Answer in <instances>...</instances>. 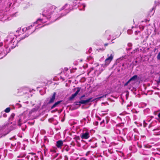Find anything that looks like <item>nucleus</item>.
<instances>
[{
	"mask_svg": "<svg viewBox=\"0 0 160 160\" xmlns=\"http://www.w3.org/2000/svg\"><path fill=\"white\" fill-rule=\"evenodd\" d=\"M138 79V76L137 75H135L131 77L129 80L131 82L132 81H135Z\"/></svg>",
	"mask_w": 160,
	"mask_h": 160,
	"instance_id": "nucleus-6",
	"label": "nucleus"
},
{
	"mask_svg": "<svg viewBox=\"0 0 160 160\" xmlns=\"http://www.w3.org/2000/svg\"><path fill=\"white\" fill-rule=\"evenodd\" d=\"M160 2L158 1H155L154 2V4L155 7L157 6H159L160 4Z\"/></svg>",
	"mask_w": 160,
	"mask_h": 160,
	"instance_id": "nucleus-14",
	"label": "nucleus"
},
{
	"mask_svg": "<svg viewBox=\"0 0 160 160\" xmlns=\"http://www.w3.org/2000/svg\"><path fill=\"white\" fill-rule=\"evenodd\" d=\"M56 93L55 92H54L53 95L52 96L51 98H50L49 101L48 102V104H51L52 103L54 102L56 97Z\"/></svg>",
	"mask_w": 160,
	"mask_h": 160,
	"instance_id": "nucleus-5",
	"label": "nucleus"
},
{
	"mask_svg": "<svg viewBox=\"0 0 160 160\" xmlns=\"http://www.w3.org/2000/svg\"><path fill=\"white\" fill-rule=\"evenodd\" d=\"M3 45V43H0V46L1 47Z\"/></svg>",
	"mask_w": 160,
	"mask_h": 160,
	"instance_id": "nucleus-31",
	"label": "nucleus"
},
{
	"mask_svg": "<svg viewBox=\"0 0 160 160\" xmlns=\"http://www.w3.org/2000/svg\"><path fill=\"white\" fill-rule=\"evenodd\" d=\"M158 116L160 118V112L158 114Z\"/></svg>",
	"mask_w": 160,
	"mask_h": 160,
	"instance_id": "nucleus-33",
	"label": "nucleus"
},
{
	"mask_svg": "<svg viewBox=\"0 0 160 160\" xmlns=\"http://www.w3.org/2000/svg\"><path fill=\"white\" fill-rule=\"evenodd\" d=\"M41 20H42L40 18L38 19H37V21H41Z\"/></svg>",
	"mask_w": 160,
	"mask_h": 160,
	"instance_id": "nucleus-35",
	"label": "nucleus"
},
{
	"mask_svg": "<svg viewBox=\"0 0 160 160\" xmlns=\"http://www.w3.org/2000/svg\"><path fill=\"white\" fill-rule=\"evenodd\" d=\"M108 45V43H106L104 44V46L105 47L107 46Z\"/></svg>",
	"mask_w": 160,
	"mask_h": 160,
	"instance_id": "nucleus-28",
	"label": "nucleus"
},
{
	"mask_svg": "<svg viewBox=\"0 0 160 160\" xmlns=\"http://www.w3.org/2000/svg\"><path fill=\"white\" fill-rule=\"evenodd\" d=\"M149 146L148 145H145L144 146V147L145 148H151V146H150L149 147Z\"/></svg>",
	"mask_w": 160,
	"mask_h": 160,
	"instance_id": "nucleus-22",
	"label": "nucleus"
},
{
	"mask_svg": "<svg viewBox=\"0 0 160 160\" xmlns=\"http://www.w3.org/2000/svg\"><path fill=\"white\" fill-rule=\"evenodd\" d=\"M58 155V154H57V155H56V156L55 157H57V156Z\"/></svg>",
	"mask_w": 160,
	"mask_h": 160,
	"instance_id": "nucleus-39",
	"label": "nucleus"
},
{
	"mask_svg": "<svg viewBox=\"0 0 160 160\" xmlns=\"http://www.w3.org/2000/svg\"><path fill=\"white\" fill-rule=\"evenodd\" d=\"M98 119L99 120H101V118L99 117H98Z\"/></svg>",
	"mask_w": 160,
	"mask_h": 160,
	"instance_id": "nucleus-36",
	"label": "nucleus"
},
{
	"mask_svg": "<svg viewBox=\"0 0 160 160\" xmlns=\"http://www.w3.org/2000/svg\"><path fill=\"white\" fill-rule=\"evenodd\" d=\"M80 99V102H82L81 103L82 104H86L90 102V98L87 99L84 95L81 97Z\"/></svg>",
	"mask_w": 160,
	"mask_h": 160,
	"instance_id": "nucleus-1",
	"label": "nucleus"
},
{
	"mask_svg": "<svg viewBox=\"0 0 160 160\" xmlns=\"http://www.w3.org/2000/svg\"><path fill=\"white\" fill-rule=\"evenodd\" d=\"M58 155V154H57V155H56V156L55 157H57V156Z\"/></svg>",
	"mask_w": 160,
	"mask_h": 160,
	"instance_id": "nucleus-40",
	"label": "nucleus"
},
{
	"mask_svg": "<svg viewBox=\"0 0 160 160\" xmlns=\"http://www.w3.org/2000/svg\"><path fill=\"white\" fill-rule=\"evenodd\" d=\"M63 142L62 140L58 141L56 143V146L58 148H61L63 145Z\"/></svg>",
	"mask_w": 160,
	"mask_h": 160,
	"instance_id": "nucleus-3",
	"label": "nucleus"
},
{
	"mask_svg": "<svg viewBox=\"0 0 160 160\" xmlns=\"http://www.w3.org/2000/svg\"><path fill=\"white\" fill-rule=\"evenodd\" d=\"M138 147L139 148H141L142 147V145H138Z\"/></svg>",
	"mask_w": 160,
	"mask_h": 160,
	"instance_id": "nucleus-30",
	"label": "nucleus"
},
{
	"mask_svg": "<svg viewBox=\"0 0 160 160\" xmlns=\"http://www.w3.org/2000/svg\"><path fill=\"white\" fill-rule=\"evenodd\" d=\"M77 89V91L76 92L74 93L76 95H77V94H78V92H80V90H81V88H80V87H77V88H76Z\"/></svg>",
	"mask_w": 160,
	"mask_h": 160,
	"instance_id": "nucleus-11",
	"label": "nucleus"
},
{
	"mask_svg": "<svg viewBox=\"0 0 160 160\" xmlns=\"http://www.w3.org/2000/svg\"><path fill=\"white\" fill-rule=\"evenodd\" d=\"M89 153V152H88L87 153Z\"/></svg>",
	"mask_w": 160,
	"mask_h": 160,
	"instance_id": "nucleus-41",
	"label": "nucleus"
},
{
	"mask_svg": "<svg viewBox=\"0 0 160 160\" xmlns=\"http://www.w3.org/2000/svg\"><path fill=\"white\" fill-rule=\"evenodd\" d=\"M70 149L67 146L65 148V150L67 152H68L69 151Z\"/></svg>",
	"mask_w": 160,
	"mask_h": 160,
	"instance_id": "nucleus-21",
	"label": "nucleus"
},
{
	"mask_svg": "<svg viewBox=\"0 0 160 160\" xmlns=\"http://www.w3.org/2000/svg\"><path fill=\"white\" fill-rule=\"evenodd\" d=\"M10 111V108H7L4 110V111L6 113L9 112Z\"/></svg>",
	"mask_w": 160,
	"mask_h": 160,
	"instance_id": "nucleus-15",
	"label": "nucleus"
},
{
	"mask_svg": "<svg viewBox=\"0 0 160 160\" xmlns=\"http://www.w3.org/2000/svg\"><path fill=\"white\" fill-rule=\"evenodd\" d=\"M157 83H160V77L159 78L157 82Z\"/></svg>",
	"mask_w": 160,
	"mask_h": 160,
	"instance_id": "nucleus-25",
	"label": "nucleus"
},
{
	"mask_svg": "<svg viewBox=\"0 0 160 160\" xmlns=\"http://www.w3.org/2000/svg\"><path fill=\"white\" fill-rule=\"evenodd\" d=\"M159 130V129L157 128L152 130L153 131H156V132L153 133V135H160V131L158 132Z\"/></svg>",
	"mask_w": 160,
	"mask_h": 160,
	"instance_id": "nucleus-8",
	"label": "nucleus"
},
{
	"mask_svg": "<svg viewBox=\"0 0 160 160\" xmlns=\"http://www.w3.org/2000/svg\"><path fill=\"white\" fill-rule=\"evenodd\" d=\"M148 125V124L147 123H146L145 120H144L143 121V126L144 127H146L147 126V125Z\"/></svg>",
	"mask_w": 160,
	"mask_h": 160,
	"instance_id": "nucleus-17",
	"label": "nucleus"
},
{
	"mask_svg": "<svg viewBox=\"0 0 160 160\" xmlns=\"http://www.w3.org/2000/svg\"><path fill=\"white\" fill-rule=\"evenodd\" d=\"M90 99H91H91H92V98H90Z\"/></svg>",
	"mask_w": 160,
	"mask_h": 160,
	"instance_id": "nucleus-44",
	"label": "nucleus"
},
{
	"mask_svg": "<svg viewBox=\"0 0 160 160\" xmlns=\"http://www.w3.org/2000/svg\"><path fill=\"white\" fill-rule=\"evenodd\" d=\"M62 102V101H59L56 102L51 107V109H52L56 107L58 105L60 104Z\"/></svg>",
	"mask_w": 160,
	"mask_h": 160,
	"instance_id": "nucleus-7",
	"label": "nucleus"
},
{
	"mask_svg": "<svg viewBox=\"0 0 160 160\" xmlns=\"http://www.w3.org/2000/svg\"><path fill=\"white\" fill-rule=\"evenodd\" d=\"M77 89V91L76 92L74 93L76 95H77V94H78V92H80V90H81V88H80V87H77V88H76Z\"/></svg>",
	"mask_w": 160,
	"mask_h": 160,
	"instance_id": "nucleus-12",
	"label": "nucleus"
},
{
	"mask_svg": "<svg viewBox=\"0 0 160 160\" xmlns=\"http://www.w3.org/2000/svg\"><path fill=\"white\" fill-rule=\"evenodd\" d=\"M90 141H91V142H92V140L91 139L90 140Z\"/></svg>",
	"mask_w": 160,
	"mask_h": 160,
	"instance_id": "nucleus-42",
	"label": "nucleus"
},
{
	"mask_svg": "<svg viewBox=\"0 0 160 160\" xmlns=\"http://www.w3.org/2000/svg\"><path fill=\"white\" fill-rule=\"evenodd\" d=\"M91 132H95V131L93 130H91Z\"/></svg>",
	"mask_w": 160,
	"mask_h": 160,
	"instance_id": "nucleus-34",
	"label": "nucleus"
},
{
	"mask_svg": "<svg viewBox=\"0 0 160 160\" xmlns=\"http://www.w3.org/2000/svg\"><path fill=\"white\" fill-rule=\"evenodd\" d=\"M15 116V114L14 113H12L10 116V119L11 120H12V121L13 120V119L14 117Z\"/></svg>",
	"mask_w": 160,
	"mask_h": 160,
	"instance_id": "nucleus-13",
	"label": "nucleus"
},
{
	"mask_svg": "<svg viewBox=\"0 0 160 160\" xmlns=\"http://www.w3.org/2000/svg\"><path fill=\"white\" fill-rule=\"evenodd\" d=\"M98 122L97 121L95 122H93V124L96 126H97L98 124Z\"/></svg>",
	"mask_w": 160,
	"mask_h": 160,
	"instance_id": "nucleus-23",
	"label": "nucleus"
},
{
	"mask_svg": "<svg viewBox=\"0 0 160 160\" xmlns=\"http://www.w3.org/2000/svg\"><path fill=\"white\" fill-rule=\"evenodd\" d=\"M130 82V81L129 80L124 84V86H127L128 83Z\"/></svg>",
	"mask_w": 160,
	"mask_h": 160,
	"instance_id": "nucleus-18",
	"label": "nucleus"
},
{
	"mask_svg": "<svg viewBox=\"0 0 160 160\" xmlns=\"http://www.w3.org/2000/svg\"><path fill=\"white\" fill-rule=\"evenodd\" d=\"M107 95V94L103 95L101 96L98 97L97 98V99H99L101 98H106V97Z\"/></svg>",
	"mask_w": 160,
	"mask_h": 160,
	"instance_id": "nucleus-16",
	"label": "nucleus"
},
{
	"mask_svg": "<svg viewBox=\"0 0 160 160\" xmlns=\"http://www.w3.org/2000/svg\"><path fill=\"white\" fill-rule=\"evenodd\" d=\"M155 8H154V7L153 8H152V10H151V12H152V11L153 10H155Z\"/></svg>",
	"mask_w": 160,
	"mask_h": 160,
	"instance_id": "nucleus-29",
	"label": "nucleus"
},
{
	"mask_svg": "<svg viewBox=\"0 0 160 160\" xmlns=\"http://www.w3.org/2000/svg\"><path fill=\"white\" fill-rule=\"evenodd\" d=\"M65 157L66 158H68V157H67V156H65Z\"/></svg>",
	"mask_w": 160,
	"mask_h": 160,
	"instance_id": "nucleus-37",
	"label": "nucleus"
},
{
	"mask_svg": "<svg viewBox=\"0 0 160 160\" xmlns=\"http://www.w3.org/2000/svg\"><path fill=\"white\" fill-rule=\"evenodd\" d=\"M82 60H81H81H80V62H82Z\"/></svg>",
	"mask_w": 160,
	"mask_h": 160,
	"instance_id": "nucleus-38",
	"label": "nucleus"
},
{
	"mask_svg": "<svg viewBox=\"0 0 160 160\" xmlns=\"http://www.w3.org/2000/svg\"><path fill=\"white\" fill-rule=\"evenodd\" d=\"M89 137V133L88 132H86L82 133L81 138L82 139H87Z\"/></svg>",
	"mask_w": 160,
	"mask_h": 160,
	"instance_id": "nucleus-4",
	"label": "nucleus"
},
{
	"mask_svg": "<svg viewBox=\"0 0 160 160\" xmlns=\"http://www.w3.org/2000/svg\"><path fill=\"white\" fill-rule=\"evenodd\" d=\"M82 6H83V8H85V5L84 4H82Z\"/></svg>",
	"mask_w": 160,
	"mask_h": 160,
	"instance_id": "nucleus-32",
	"label": "nucleus"
},
{
	"mask_svg": "<svg viewBox=\"0 0 160 160\" xmlns=\"http://www.w3.org/2000/svg\"><path fill=\"white\" fill-rule=\"evenodd\" d=\"M82 102H80V101L79 102H75L74 103V104L76 105H78V107H79L81 106V104H82L81 103H82Z\"/></svg>",
	"mask_w": 160,
	"mask_h": 160,
	"instance_id": "nucleus-9",
	"label": "nucleus"
},
{
	"mask_svg": "<svg viewBox=\"0 0 160 160\" xmlns=\"http://www.w3.org/2000/svg\"><path fill=\"white\" fill-rule=\"evenodd\" d=\"M152 126V123H150L148 126V128H150Z\"/></svg>",
	"mask_w": 160,
	"mask_h": 160,
	"instance_id": "nucleus-26",
	"label": "nucleus"
},
{
	"mask_svg": "<svg viewBox=\"0 0 160 160\" xmlns=\"http://www.w3.org/2000/svg\"><path fill=\"white\" fill-rule=\"evenodd\" d=\"M29 154H31L32 155H34L35 154V153H33V152H31V153H29Z\"/></svg>",
	"mask_w": 160,
	"mask_h": 160,
	"instance_id": "nucleus-27",
	"label": "nucleus"
},
{
	"mask_svg": "<svg viewBox=\"0 0 160 160\" xmlns=\"http://www.w3.org/2000/svg\"><path fill=\"white\" fill-rule=\"evenodd\" d=\"M157 58L158 59H160V52L158 53L157 56Z\"/></svg>",
	"mask_w": 160,
	"mask_h": 160,
	"instance_id": "nucleus-20",
	"label": "nucleus"
},
{
	"mask_svg": "<svg viewBox=\"0 0 160 160\" xmlns=\"http://www.w3.org/2000/svg\"><path fill=\"white\" fill-rule=\"evenodd\" d=\"M104 120H103L100 122V124L101 125L102 123H104Z\"/></svg>",
	"mask_w": 160,
	"mask_h": 160,
	"instance_id": "nucleus-24",
	"label": "nucleus"
},
{
	"mask_svg": "<svg viewBox=\"0 0 160 160\" xmlns=\"http://www.w3.org/2000/svg\"><path fill=\"white\" fill-rule=\"evenodd\" d=\"M108 57L105 59V64L107 65H108L110 63L113 58V56L112 54H111L109 56V55H108Z\"/></svg>",
	"mask_w": 160,
	"mask_h": 160,
	"instance_id": "nucleus-2",
	"label": "nucleus"
},
{
	"mask_svg": "<svg viewBox=\"0 0 160 160\" xmlns=\"http://www.w3.org/2000/svg\"><path fill=\"white\" fill-rule=\"evenodd\" d=\"M90 72V71L89 72H88V73H89Z\"/></svg>",
	"mask_w": 160,
	"mask_h": 160,
	"instance_id": "nucleus-43",
	"label": "nucleus"
},
{
	"mask_svg": "<svg viewBox=\"0 0 160 160\" xmlns=\"http://www.w3.org/2000/svg\"><path fill=\"white\" fill-rule=\"evenodd\" d=\"M77 95L75 94V93L72 94L71 96L69 98V100H72L73 98H74Z\"/></svg>",
	"mask_w": 160,
	"mask_h": 160,
	"instance_id": "nucleus-10",
	"label": "nucleus"
},
{
	"mask_svg": "<svg viewBox=\"0 0 160 160\" xmlns=\"http://www.w3.org/2000/svg\"><path fill=\"white\" fill-rule=\"evenodd\" d=\"M97 142H95V144L93 145H91V148H94L96 147V145H97Z\"/></svg>",
	"mask_w": 160,
	"mask_h": 160,
	"instance_id": "nucleus-19",
	"label": "nucleus"
}]
</instances>
